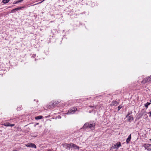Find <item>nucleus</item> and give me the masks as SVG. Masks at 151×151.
I'll list each match as a JSON object with an SVG mask.
<instances>
[{
  "label": "nucleus",
  "instance_id": "7ed1b4c3",
  "mask_svg": "<svg viewBox=\"0 0 151 151\" xmlns=\"http://www.w3.org/2000/svg\"><path fill=\"white\" fill-rule=\"evenodd\" d=\"M77 109L75 108H73L69 111L68 112L67 114H73L74 112Z\"/></svg>",
  "mask_w": 151,
  "mask_h": 151
},
{
  "label": "nucleus",
  "instance_id": "412c9836",
  "mask_svg": "<svg viewBox=\"0 0 151 151\" xmlns=\"http://www.w3.org/2000/svg\"><path fill=\"white\" fill-rule=\"evenodd\" d=\"M150 101L151 102V99L150 100Z\"/></svg>",
  "mask_w": 151,
  "mask_h": 151
},
{
  "label": "nucleus",
  "instance_id": "39448f33",
  "mask_svg": "<svg viewBox=\"0 0 151 151\" xmlns=\"http://www.w3.org/2000/svg\"><path fill=\"white\" fill-rule=\"evenodd\" d=\"M118 104V102L116 101H113L111 102V104H110V106H116Z\"/></svg>",
  "mask_w": 151,
  "mask_h": 151
},
{
  "label": "nucleus",
  "instance_id": "6e6552de",
  "mask_svg": "<svg viewBox=\"0 0 151 151\" xmlns=\"http://www.w3.org/2000/svg\"><path fill=\"white\" fill-rule=\"evenodd\" d=\"M131 139V134H130L128 137V138L126 139V142L127 143H128L130 141Z\"/></svg>",
  "mask_w": 151,
  "mask_h": 151
},
{
  "label": "nucleus",
  "instance_id": "4468645a",
  "mask_svg": "<svg viewBox=\"0 0 151 151\" xmlns=\"http://www.w3.org/2000/svg\"><path fill=\"white\" fill-rule=\"evenodd\" d=\"M150 103L147 102V103L145 104V106L147 108L148 106L150 105Z\"/></svg>",
  "mask_w": 151,
  "mask_h": 151
},
{
  "label": "nucleus",
  "instance_id": "dca6fc26",
  "mask_svg": "<svg viewBox=\"0 0 151 151\" xmlns=\"http://www.w3.org/2000/svg\"><path fill=\"white\" fill-rule=\"evenodd\" d=\"M21 2V1H19V0L18 1H16L15 3H14V4H17L18 3H20Z\"/></svg>",
  "mask_w": 151,
  "mask_h": 151
},
{
  "label": "nucleus",
  "instance_id": "9b49d317",
  "mask_svg": "<svg viewBox=\"0 0 151 151\" xmlns=\"http://www.w3.org/2000/svg\"><path fill=\"white\" fill-rule=\"evenodd\" d=\"M148 81V79L147 78H144L143 81H142V82L143 83H145Z\"/></svg>",
  "mask_w": 151,
  "mask_h": 151
},
{
  "label": "nucleus",
  "instance_id": "f8f14e48",
  "mask_svg": "<svg viewBox=\"0 0 151 151\" xmlns=\"http://www.w3.org/2000/svg\"><path fill=\"white\" fill-rule=\"evenodd\" d=\"M43 117L41 116H38L35 117V119H41Z\"/></svg>",
  "mask_w": 151,
  "mask_h": 151
},
{
  "label": "nucleus",
  "instance_id": "2eb2a0df",
  "mask_svg": "<svg viewBox=\"0 0 151 151\" xmlns=\"http://www.w3.org/2000/svg\"><path fill=\"white\" fill-rule=\"evenodd\" d=\"M145 146L146 147H151V145L150 144H146L145 145Z\"/></svg>",
  "mask_w": 151,
  "mask_h": 151
},
{
  "label": "nucleus",
  "instance_id": "aec40b11",
  "mask_svg": "<svg viewBox=\"0 0 151 151\" xmlns=\"http://www.w3.org/2000/svg\"><path fill=\"white\" fill-rule=\"evenodd\" d=\"M19 1H21V2L22 1H23V0H19Z\"/></svg>",
  "mask_w": 151,
  "mask_h": 151
},
{
  "label": "nucleus",
  "instance_id": "20e7f679",
  "mask_svg": "<svg viewBox=\"0 0 151 151\" xmlns=\"http://www.w3.org/2000/svg\"><path fill=\"white\" fill-rule=\"evenodd\" d=\"M121 146V143L119 142H117L116 145H114L113 147L114 148L118 149L119 147Z\"/></svg>",
  "mask_w": 151,
  "mask_h": 151
},
{
  "label": "nucleus",
  "instance_id": "423d86ee",
  "mask_svg": "<svg viewBox=\"0 0 151 151\" xmlns=\"http://www.w3.org/2000/svg\"><path fill=\"white\" fill-rule=\"evenodd\" d=\"M25 7V6H23L21 7H18V8L14 9L13 10H12L11 12H14L15 11L19 10L20 9H21L24 8Z\"/></svg>",
  "mask_w": 151,
  "mask_h": 151
},
{
  "label": "nucleus",
  "instance_id": "9d476101",
  "mask_svg": "<svg viewBox=\"0 0 151 151\" xmlns=\"http://www.w3.org/2000/svg\"><path fill=\"white\" fill-rule=\"evenodd\" d=\"M128 119L129 122H131L133 120V118L132 116H129Z\"/></svg>",
  "mask_w": 151,
  "mask_h": 151
},
{
  "label": "nucleus",
  "instance_id": "1a4fd4ad",
  "mask_svg": "<svg viewBox=\"0 0 151 151\" xmlns=\"http://www.w3.org/2000/svg\"><path fill=\"white\" fill-rule=\"evenodd\" d=\"M71 146L75 149H78L79 147L73 144H71Z\"/></svg>",
  "mask_w": 151,
  "mask_h": 151
},
{
  "label": "nucleus",
  "instance_id": "5701e85b",
  "mask_svg": "<svg viewBox=\"0 0 151 151\" xmlns=\"http://www.w3.org/2000/svg\"><path fill=\"white\" fill-rule=\"evenodd\" d=\"M150 140H151V139H150Z\"/></svg>",
  "mask_w": 151,
  "mask_h": 151
},
{
  "label": "nucleus",
  "instance_id": "6ab92c4d",
  "mask_svg": "<svg viewBox=\"0 0 151 151\" xmlns=\"http://www.w3.org/2000/svg\"><path fill=\"white\" fill-rule=\"evenodd\" d=\"M19 1H21V2L22 1H23V0H19Z\"/></svg>",
  "mask_w": 151,
  "mask_h": 151
},
{
  "label": "nucleus",
  "instance_id": "ddd939ff",
  "mask_svg": "<svg viewBox=\"0 0 151 151\" xmlns=\"http://www.w3.org/2000/svg\"><path fill=\"white\" fill-rule=\"evenodd\" d=\"M10 0H3L2 2L3 3L6 4Z\"/></svg>",
  "mask_w": 151,
  "mask_h": 151
},
{
  "label": "nucleus",
  "instance_id": "4be33fe9",
  "mask_svg": "<svg viewBox=\"0 0 151 151\" xmlns=\"http://www.w3.org/2000/svg\"><path fill=\"white\" fill-rule=\"evenodd\" d=\"M41 2H40V3H41ZM38 4H39V3H38Z\"/></svg>",
  "mask_w": 151,
  "mask_h": 151
},
{
  "label": "nucleus",
  "instance_id": "f257e3e1",
  "mask_svg": "<svg viewBox=\"0 0 151 151\" xmlns=\"http://www.w3.org/2000/svg\"><path fill=\"white\" fill-rule=\"evenodd\" d=\"M95 124L94 123L91 124L89 123H85L83 127L84 128H89L92 130L94 129Z\"/></svg>",
  "mask_w": 151,
  "mask_h": 151
},
{
  "label": "nucleus",
  "instance_id": "f03ea898",
  "mask_svg": "<svg viewBox=\"0 0 151 151\" xmlns=\"http://www.w3.org/2000/svg\"><path fill=\"white\" fill-rule=\"evenodd\" d=\"M26 145L27 147H33L35 148H36V145L35 144L32 143H28Z\"/></svg>",
  "mask_w": 151,
  "mask_h": 151
},
{
  "label": "nucleus",
  "instance_id": "f3484780",
  "mask_svg": "<svg viewBox=\"0 0 151 151\" xmlns=\"http://www.w3.org/2000/svg\"><path fill=\"white\" fill-rule=\"evenodd\" d=\"M122 106H118V110H119L120 109L122 108Z\"/></svg>",
  "mask_w": 151,
  "mask_h": 151
},
{
  "label": "nucleus",
  "instance_id": "a211bd4d",
  "mask_svg": "<svg viewBox=\"0 0 151 151\" xmlns=\"http://www.w3.org/2000/svg\"><path fill=\"white\" fill-rule=\"evenodd\" d=\"M149 113L150 114V115H149L150 116H151V112H150Z\"/></svg>",
  "mask_w": 151,
  "mask_h": 151
},
{
  "label": "nucleus",
  "instance_id": "0eeeda50",
  "mask_svg": "<svg viewBox=\"0 0 151 151\" xmlns=\"http://www.w3.org/2000/svg\"><path fill=\"white\" fill-rule=\"evenodd\" d=\"M3 125L4 126L6 127H13L15 125V124H10V123L9 122L6 123H4Z\"/></svg>",
  "mask_w": 151,
  "mask_h": 151
}]
</instances>
